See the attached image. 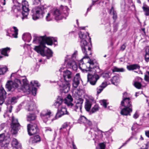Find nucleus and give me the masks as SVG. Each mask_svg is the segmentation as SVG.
Segmentation results:
<instances>
[{"mask_svg":"<svg viewBox=\"0 0 149 149\" xmlns=\"http://www.w3.org/2000/svg\"><path fill=\"white\" fill-rule=\"evenodd\" d=\"M91 107V102L89 101H87L86 102L85 106V108L86 111H90Z\"/></svg>","mask_w":149,"mask_h":149,"instance_id":"obj_36","label":"nucleus"},{"mask_svg":"<svg viewBox=\"0 0 149 149\" xmlns=\"http://www.w3.org/2000/svg\"><path fill=\"white\" fill-rule=\"evenodd\" d=\"M54 18L53 13L52 11H50L47 13L45 15V19L47 21L52 20Z\"/></svg>","mask_w":149,"mask_h":149,"instance_id":"obj_27","label":"nucleus"},{"mask_svg":"<svg viewBox=\"0 0 149 149\" xmlns=\"http://www.w3.org/2000/svg\"><path fill=\"white\" fill-rule=\"evenodd\" d=\"M49 38H46V36L37 37L34 36L33 43L35 44H40L38 46H35L34 49L38 53H40L43 56H46L47 59H49L52 56V52L50 50H48L46 52L44 50L46 44V40Z\"/></svg>","mask_w":149,"mask_h":149,"instance_id":"obj_2","label":"nucleus"},{"mask_svg":"<svg viewBox=\"0 0 149 149\" xmlns=\"http://www.w3.org/2000/svg\"><path fill=\"white\" fill-rule=\"evenodd\" d=\"M27 130L29 134L32 135L36 134L39 132L38 129L36 124H29L27 125Z\"/></svg>","mask_w":149,"mask_h":149,"instance_id":"obj_11","label":"nucleus"},{"mask_svg":"<svg viewBox=\"0 0 149 149\" xmlns=\"http://www.w3.org/2000/svg\"><path fill=\"white\" fill-rule=\"evenodd\" d=\"M81 79L80 74L79 73H77L74 77L73 80V86L75 88H77L78 86Z\"/></svg>","mask_w":149,"mask_h":149,"instance_id":"obj_17","label":"nucleus"},{"mask_svg":"<svg viewBox=\"0 0 149 149\" xmlns=\"http://www.w3.org/2000/svg\"><path fill=\"white\" fill-rule=\"evenodd\" d=\"M77 55V51H75L74 52L73 54H72V58L73 59H74L76 58V57Z\"/></svg>","mask_w":149,"mask_h":149,"instance_id":"obj_49","label":"nucleus"},{"mask_svg":"<svg viewBox=\"0 0 149 149\" xmlns=\"http://www.w3.org/2000/svg\"><path fill=\"white\" fill-rule=\"evenodd\" d=\"M116 13V11L114 10V8L113 7H112L110 10V13L112 14Z\"/></svg>","mask_w":149,"mask_h":149,"instance_id":"obj_54","label":"nucleus"},{"mask_svg":"<svg viewBox=\"0 0 149 149\" xmlns=\"http://www.w3.org/2000/svg\"><path fill=\"white\" fill-rule=\"evenodd\" d=\"M6 86L9 91H13L17 89L19 91L22 90L30 93L31 92L34 96H35L36 94L37 89L35 87L32 88L30 87L26 78L23 79L22 81L17 79H15L14 82L9 81Z\"/></svg>","mask_w":149,"mask_h":149,"instance_id":"obj_1","label":"nucleus"},{"mask_svg":"<svg viewBox=\"0 0 149 149\" xmlns=\"http://www.w3.org/2000/svg\"><path fill=\"white\" fill-rule=\"evenodd\" d=\"M9 113L8 111H7L6 113H5L3 115L4 118H6L7 120L10 119V117H9Z\"/></svg>","mask_w":149,"mask_h":149,"instance_id":"obj_48","label":"nucleus"},{"mask_svg":"<svg viewBox=\"0 0 149 149\" xmlns=\"http://www.w3.org/2000/svg\"><path fill=\"white\" fill-rule=\"evenodd\" d=\"M112 15H113V19H116L117 17V14L116 12L115 13H113Z\"/></svg>","mask_w":149,"mask_h":149,"instance_id":"obj_62","label":"nucleus"},{"mask_svg":"<svg viewBox=\"0 0 149 149\" xmlns=\"http://www.w3.org/2000/svg\"><path fill=\"white\" fill-rule=\"evenodd\" d=\"M78 122L80 123H83L85 125H88L91 126L92 125V123L91 121L87 119L84 116H80L78 120Z\"/></svg>","mask_w":149,"mask_h":149,"instance_id":"obj_15","label":"nucleus"},{"mask_svg":"<svg viewBox=\"0 0 149 149\" xmlns=\"http://www.w3.org/2000/svg\"><path fill=\"white\" fill-rule=\"evenodd\" d=\"M145 80L147 81H149V72H147L145 75Z\"/></svg>","mask_w":149,"mask_h":149,"instance_id":"obj_46","label":"nucleus"},{"mask_svg":"<svg viewBox=\"0 0 149 149\" xmlns=\"http://www.w3.org/2000/svg\"><path fill=\"white\" fill-rule=\"evenodd\" d=\"M64 114L68 115L69 113L67 111L65 107L63 106L58 109V111L56 115V117L59 118Z\"/></svg>","mask_w":149,"mask_h":149,"instance_id":"obj_14","label":"nucleus"},{"mask_svg":"<svg viewBox=\"0 0 149 149\" xmlns=\"http://www.w3.org/2000/svg\"><path fill=\"white\" fill-rule=\"evenodd\" d=\"M134 85L136 88L138 89L140 88L141 86V84L140 83L137 81H134Z\"/></svg>","mask_w":149,"mask_h":149,"instance_id":"obj_42","label":"nucleus"},{"mask_svg":"<svg viewBox=\"0 0 149 149\" xmlns=\"http://www.w3.org/2000/svg\"><path fill=\"white\" fill-rule=\"evenodd\" d=\"M145 149H149V142L146 144Z\"/></svg>","mask_w":149,"mask_h":149,"instance_id":"obj_63","label":"nucleus"},{"mask_svg":"<svg viewBox=\"0 0 149 149\" xmlns=\"http://www.w3.org/2000/svg\"><path fill=\"white\" fill-rule=\"evenodd\" d=\"M13 8L14 9V11H16L17 10L19 11L20 9L19 7L18 6L16 7L15 6H14L13 7Z\"/></svg>","mask_w":149,"mask_h":149,"instance_id":"obj_61","label":"nucleus"},{"mask_svg":"<svg viewBox=\"0 0 149 149\" xmlns=\"http://www.w3.org/2000/svg\"><path fill=\"white\" fill-rule=\"evenodd\" d=\"M31 83L32 86H39L40 85L38 84V82L36 81H31Z\"/></svg>","mask_w":149,"mask_h":149,"instance_id":"obj_45","label":"nucleus"},{"mask_svg":"<svg viewBox=\"0 0 149 149\" xmlns=\"http://www.w3.org/2000/svg\"><path fill=\"white\" fill-rule=\"evenodd\" d=\"M100 103L105 108H106L107 105L108 103L107 102V101L105 100H102L100 101Z\"/></svg>","mask_w":149,"mask_h":149,"instance_id":"obj_38","label":"nucleus"},{"mask_svg":"<svg viewBox=\"0 0 149 149\" xmlns=\"http://www.w3.org/2000/svg\"><path fill=\"white\" fill-rule=\"evenodd\" d=\"M11 132L13 134H15L20 128V125L18 123L17 120L13 117L12 124L11 125Z\"/></svg>","mask_w":149,"mask_h":149,"instance_id":"obj_10","label":"nucleus"},{"mask_svg":"<svg viewBox=\"0 0 149 149\" xmlns=\"http://www.w3.org/2000/svg\"><path fill=\"white\" fill-rule=\"evenodd\" d=\"M145 58L146 61L147 62L149 61V46L146 49Z\"/></svg>","mask_w":149,"mask_h":149,"instance_id":"obj_37","label":"nucleus"},{"mask_svg":"<svg viewBox=\"0 0 149 149\" xmlns=\"http://www.w3.org/2000/svg\"><path fill=\"white\" fill-rule=\"evenodd\" d=\"M7 68L5 66L0 65V75H3L6 72Z\"/></svg>","mask_w":149,"mask_h":149,"instance_id":"obj_34","label":"nucleus"},{"mask_svg":"<svg viewBox=\"0 0 149 149\" xmlns=\"http://www.w3.org/2000/svg\"><path fill=\"white\" fill-rule=\"evenodd\" d=\"M83 102V100L81 98H79L77 100L75 101L76 103V105L75 106V110L78 109H79L80 110H81L82 107V104Z\"/></svg>","mask_w":149,"mask_h":149,"instance_id":"obj_22","label":"nucleus"},{"mask_svg":"<svg viewBox=\"0 0 149 149\" xmlns=\"http://www.w3.org/2000/svg\"><path fill=\"white\" fill-rule=\"evenodd\" d=\"M107 86V82L106 81L103 82L101 85L100 86L103 89L105 88Z\"/></svg>","mask_w":149,"mask_h":149,"instance_id":"obj_50","label":"nucleus"},{"mask_svg":"<svg viewBox=\"0 0 149 149\" xmlns=\"http://www.w3.org/2000/svg\"><path fill=\"white\" fill-rule=\"evenodd\" d=\"M97 2V1H93L92 4L90 6V7L88 8L87 9V11H88L90 10L91 9V8L92 6H93L95 4V3L96 2Z\"/></svg>","mask_w":149,"mask_h":149,"instance_id":"obj_53","label":"nucleus"},{"mask_svg":"<svg viewBox=\"0 0 149 149\" xmlns=\"http://www.w3.org/2000/svg\"><path fill=\"white\" fill-rule=\"evenodd\" d=\"M17 98L15 97H12L10 100V103L11 104H13L16 102Z\"/></svg>","mask_w":149,"mask_h":149,"instance_id":"obj_47","label":"nucleus"},{"mask_svg":"<svg viewBox=\"0 0 149 149\" xmlns=\"http://www.w3.org/2000/svg\"><path fill=\"white\" fill-rule=\"evenodd\" d=\"M8 140L9 139V135H8L6 137H5V135L4 133L0 134V143H1V146L2 147H7L8 144V142H6L5 140Z\"/></svg>","mask_w":149,"mask_h":149,"instance_id":"obj_13","label":"nucleus"},{"mask_svg":"<svg viewBox=\"0 0 149 149\" xmlns=\"http://www.w3.org/2000/svg\"><path fill=\"white\" fill-rule=\"evenodd\" d=\"M100 149H104L105 147V145L103 143H101L100 144Z\"/></svg>","mask_w":149,"mask_h":149,"instance_id":"obj_57","label":"nucleus"},{"mask_svg":"<svg viewBox=\"0 0 149 149\" xmlns=\"http://www.w3.org/2000/svg\"><path fill=\"white\" fill-rule=\"evenodd\" d=\"M13 28L14 30V33L12 34V35L14 37L17 38V37L18 30L16 27L15 26L13 27Z\"/></svg>","mask_w":149,"mask_h":149,"instance_id":"obj_39","label":"nucleus"},{"mask_svg":"<svg viewBox=\"0 0 149 149\" xmlns=\"http://www.w3.org/2000/svg\"><path fill=\"white\" fill-rule=\"evenodd\" d=\"M143 9L145 12V15H149V7H143Z\"/></svg>","mask_w":149,"mask_h":149,"instance_id":"obj_43","label":"nucleus"},{"mask_svg":"<svg viewBox=\"0 0 149 149\" xmlns=\"http://www.w3.org/2000/svg\"><path fill=\"white\" fill-rule=\"evenodd\" d=\"M73 100L72 96L70 95H68L65 99L64 103L69 107H72L73 106V104L72 103Z\"/></svg>","mask_w":149,"mask_h":149,"instance_id":"obj_19","label":"nucleus"},{"mask_svg":"<svg viewBox=\"0 0 149 149\" xmlns=\"http://www.w3.org/2000/svg\"><path fill=\"white\" fill-rule=\"evenodd\" d=\"M22 38L24 41L29 42L31 39V37L30 33H26L23 34Z\"/></svg>","mask_w":149,"mask_h":149,"instance_id":"obj_26","label":"nucleus"},{"mask_svg":"<svg viewBox=\"0 0 149 149\" xmlns=\"http://www.w3.org/2000/svg\"><path fill=\"white\" fill-rule=\"evenodd\" d=\"M72 145L73 149H77L76 145L74 144L73 140L72 141Z\"/></svg>","mask_w":149,"mask_h":149,"instance_id":"obj_59","label":"nucleus"},{"mask_svg":"<svg viewBox=\"0 0 149 149\" xmlns=\"http://www.w3.org/2000/svg\"><path fill=\"white\" fill-rule=\"evenodd\" d=\"M22 6H29L28 2L26 0L23 1L22 2Z\"/></svg>","mask_w":149,"mask_h":149,"instance_id":"obj_52","label":"nucleus"},{"mask_svg":"<svg viewBox=\"0 0 149 149\" xmlns=\"http://www.w3.org/2000/svg\"><path fill=\"white\" fill-rule=\"evenodd\" d=\"M22 14L23 15L22 19L26 18L29 14V6H22Z\"/></svg>","mask_w":149,"mask_h":149,"instance_id":"obj_20","label":"nucleus"},{"mask_svg":"<svg viewBox=\"0 0 149 149\" xmlns=\"http://www.w3.org/2000/svg\"><path fill=\"white\" fill-rule=\"evenodd\" d=\"M40 116L45 123H47L48 121H52L54 120L53 114L49 110L42 111L40 113Z\"/></svg>","mask_w":149,"mask_h":149,"instance_id":"obj_9","label":"nucleus"},{"mask_svg":"<svg viewBox=\"0 0 149 149\" xmlns=\"http://www.w3.org/2000/svg\"><path fill=\"white\" fill-rule=\"evenodd\" d=\"M6 93L2 88H0V105H1L4 102L6 97Z\"/></svg>","mask_w":149,"mask_h":149,"instance_id":"obj_16","label":"nucleus"},{"mask_svg":"<svg viewBox=\"0 0 149 149\" xmlns=\"http://www.w3.org/2000/svg\"><path fill=\"white\" fill-rule=\"evenodd\" d=\"M70 128V126L67 123H65L60 128V132H65L67 131L68 132Z\"/></svg>","mask_w":149,"mask_h":149,"instance_id":"obj_23","label":"nucleus"},{"mask_svg":"<svg viewBox=\"0 0 149 149\" xmlns=\"http://www.w3.org/2000/svg\"><path fill=\"white\" fill-rule=\"evenodd\" d=\"M61 10H62L63 13L61 14L58 9H56L53 12V16H54L55 19L56 20H60L63 18L65 17L68 16V9L67 6H61L60 8Z\"/></svg>","mask_w":149,"mask_h":149,"instance_id":"obj_8","label":"nucleus"},{"mask_svg":"<svg viewBox=\"0 0 149 149\" xmlns=\"http://www.w3.org/2000/svg\"><path fill=\"white\" fill-rule=\"evenodd\" d=\"M103 88H102L100 86L98 88H97V92L98 94H99L100 93L101 91L103 90Z\"/></svg>","mask_w":149,"mask_h":149,"instance_id":"obj_51","label":"nucleus"},{"mask_svg":"<svg viewBox=\"0 0 149 149\" xmlns=\"http://www.w3.org/2000/svg\"><path fill=\"white\" fill-rule=\"evenodd\" d=\"M140 68L139 65L137 64L127 66V69L130 70L139 69Z\"/></svg>","mask_w":149,"mask_h":149,"instance_id":"obj_31","label":"nucleus"},{"mask_svg":"<svg viewBox=\"0 0 149 149\" xmlns=\"http://www.w3.org/2000/svg\"><path fill=\"white\" fill-rule=\"evenodd\" d=\"M121 105L124 108L120 111V113L123 116H130V113L132 112V105L130 99L129 97H123L121 102Z\"/></svg>","mask_w":149,"mask_h":149,"instance_id":"obj_4","label":"nucleus"},{"mask_svg":"<svg viewBox=\"0 0 149 149\" xmlns=\"http://www.w3.org/2000/svg\"><path fill=\"white\" fill-rule=\"evenodd\" d=\"M79 35V37L81 40L80 45L83 53L87 54V52H88L91 54V48L88 45V43L86 40L87 36L89 37L88 33H87L86 34H85L80 31Z\"/></svg>","mask_w":149,"mask_h":149,"instance_id":"obj_5","label":"nucleus"},{"mask_svg":"<svg viewBox=\"0 0 149 149\" xmlns=\"http://www.w3.org/2000/svg\"><path fill=\"white\" fill-rule=\"evenodd\" d=\"M112 71L113 72H123L125 71V69L123 68H118L116 67H114L112 69Z\"/></svg>","mask_w":149,"mask_h":149,"instance_id":"obj_35","label":"nucleus"},{"mask_svg":"<svg viewBox=\"0 0 149 149\" xmlns=\"http://www.w3.org/2000/svg\"><path fill=\"white\" fill-rule=\"evenodd\" d=\"M40 138L39 135L34 136L31 139V140L32 143H35L40 141Z\"/></svg>","mask_w":149,"mask_h":149,"instance_id":"obj_30","label":"nucleus"},{"mask_svg":"<svg viewBox=\"0 0 149 149\" xmlns=\"http://www.w3.org/2000/svg\"><path fill=\"white\" fill-rule=\"evenodd\" d=\"M36 118L35 115L32 114H29L27 115V120L28 121H31L35 120Z\"/></svg>","mask_w":149,"mask_h":149,"instance_id":"obj_33","label":"nucleus"},{"mask_svg":"<svg viewBox=\"0 0 149 149\" xmlns=\"http://www.w3.org/2000/svg\"><path fill=\"white\" fill-rule=\"evenodd\" d=\"M63 99L61 97H59L54 103V105L58 109L63 106Z\"/></svg>","mask_w":149,"mask_h":149,"instance_id":"obj_21","label":"nucleus"},{"mask_svg":"<svg viewBox=\"0 0 149 149\" xmlns=\"http://www.w3.org/2000/svg\"><path fill=\"white\" fill-rule=\"evenodd\" d=\"M7 128V125L5 123H2L0 125V131Z\"/></svg>","mask_w":149,"mask_h":149,"instance_id":"obj_44","label":"nucleus"},{"mask_svg":"<svg viewBox=\"0 0 149 149\" xmlns=\"http://www.w3.org/2000/svg\"><path fill=\"white\" fill-rule=\"evenodd\" d=\"M10 49L9 47H7L2 49L1 53V54L6 56H8V55L7 54L8 52H9Z\"/></svg>","mask_w":149,"mask_h":149,"instance_id":"obj_32","label":"nucleus"},{"mask_svg":"<svg viewBox=\"0 0 149 149\" xmlns=\"http://www.w3.org/2000/svg\"><path fill=\"white\" fill-rule=\"evenodd\" d=\"M99 109V106L97 105H95L92 108L91 112L92 113H94L98 111Z\"/></svg>","mask_w":149,"mask_h":149,"instance_id":"obj_41","label":"nucleus"},{"mask_svg":"<svg viewBox=\"0 0 149 149\" xmlns=\"http://www.w3.org/2000/svg\"><path fill=\"white\" fill-rule=\"evenodd\" d=\"M139 117V115L137 113V111H136L135 113L134 114V115L133 116V117L135 118L136 119L138 118Z\"/></svg>","mask_w":149,"mask_h":149,"instance_id":"obj_56","label":"nucleus"},{"mask_svg":"<svg viewBox=\"0 0 149 149\" xmlns=\"http://www.w3.org/2000/svg\"><path fill=\"white\" fill-rule=\"evenodd\" d=\"M87 54L84 53L85 56H84L83 58L80 60L79 63V68L83 71L84 72L90 71V72L91 68H92V66L93 65L94 63L93 61L90 59L86 63H84L83 60L85 59L86 58H88V54H91L89 52H87Z\"/></svg>","mask_w":149,"mask_h":149,"instance_id":"obj_6","label":"nucleus"},{"mask_svg":"<svg viewBox=\"0 0 149 149\" xmlns=\"http://www.w3.org/2000/svg\"><path fill=\"white\" fill-rule=\"evenodd\" d=\"M126 48V46L125 45H123L121 47V49L122 50V51L124 50Z\"/></svg>","mask_w":149,"mask_h":149,"instance_id":"obj_64","label":"nucleus"},{"mask_svg":"<svg viewBox=\"0 0 149 149\" xmlns=\"http://www.w3.org/2000/svg\"><path fill=\"white\" fill-rule=\"evenodd\" d=\"M63 73L64 80L59 81L58 84L62 92L66 93L69 91L70 86V82L73 79L74 75L71 71L68 70L63 71Z\"/></svg>","mask_w":149,"mask_h":149,"instance_id":"obj_3","label":"nucleus"},{"mask_svg":"<svg viewBox=\"0 0 149 149\" xmlns=\"http://www.w3.org/2000/svg\"><path fill=\"white\" fill-rule=\"evenodd\" d=\"M96 68H97V70H95V72L97 73H100L101 72V70L99 68V67L98 66H96Z\"/></svg>","mask_w":149,"mask_h":149,"instance_id":"obj_55","label":"nucleus"},{"mask_svg":"<svg viewBox=\"0 0 149 149\" xmlns=\"http://www.w3.org/2000/svg\"><path fill=\"white\" fill-rule=\"evenodd\" d=\"M11 143L14 149H22L20 144H19L16 139H13Z\"/></svg>","mask_w":149,"mask_h":149,"instance_id":"obj_24","label":"nucleus"},{"mask_svg":"<svg viewBox=\"0 0 149 149\" xmlns=\"http://www.w3.org/2000/svg\"><path fill=\"white\" fill-rule=\"evenodd\" d=\"M43 7H36L32 10V17L34 20H36L42 17L45 12Z\"/></svg>","mask_w":149,"mask_h":149,"instance_id":"obj_7","label":"nucleus"},{"mask_svg":"<svg viewBox=\"0 0 149 149\" xmlns=\"http://www.w3.org/2000/svg\"><path fill=\"white\" fill-rule=\"evenodd\" d=\"M132 139V137H130L129 139L127 141H126L124 143H123V145H122V146H121V147L123 146H124L126 144H127V143L129 142L130 140Z\"/></svg>","mask_w":149,"mask_h":149,"instance_id":"obj_58","label":"nucleus"},{"mask_svg":"<svg viewBox=\"0 0 149 149\" xmlns=\"http://www.w3.org/2000/svg\"><path fill=\"white\" fill-rule=\"evenodd\" d=\"M111 74V73L110 71H105L103 72L101 74V75L103 78L106 79H108L110 77Z\"/></svg>","mask_w":149,"mask_h":149,"instance_id":"obj_28","label":"nucleus"},{"mask_svg":"<svg viewBox=\"0 0 149 149\" xmlns=\"http://www.w3.org/2000/svg\"><path fill=\"white\" fill-rule=\"evenodd\" d=\"M36 108V107L34 103L31 101L29 102L26 107V109L29 111H33Z\"/></svg>","mask_w":149,"mask_h":149,"instance_id":"obj_18","label":"nucleus"},{"mask_svg":"<svg viewBox=\"0 0 149 149\" xmlns=\"http://www.w3.org/2000/svg\"><path fill=\"white\" fill-rule=\"evenodd\" d=\"M96 70H97V68H96V66L95 67H93V65L92 66V68H91L90 71H95V72Z\"/></svg>","mask_w":149,"mask_h":149,"instance_id":"obj_60","label":"nucleus"},{"mask_svg":"<svg viewBox=\"0 0 149 149\" xmlns=\"http://www.w3.org/2000/svg\"><path fill=\"white\" fill-rule=\"evenodd\" d=\"M46 38H49V40H46V44L48 45H52L53 42H57L56 39L53 37H46Z\"/></svg>","mask_w":149,"mask_h":149,"instance_id":"obj_29","label":"nucleus"},{"mask_svg":"<svg viewBox=\"0 0 149 149\" xmlns=\"http://www.w3.org/2000/svg\"><path fill=\"white\" fill-rule=\"evenodd\" d=\"M68 66L70 68H72L74 70H76L77 68V66L74 61L69 62L68 63Z\"/></svg>","mask_w":149,"mask_h":149,"instance_id":"obj_25","label":"nucleus"},{"mask_svg":"<svg viewBox=\"0 0 149 149\" xmlns=\"http://www.w3.org/2000/svg\"><path fill=\"white\" fill-rule=\"evenodd\" d=\"M87 77L88 81L90 84L92 85H95L97 80L99 79L100 77L97 74H95L93 75L91 74L90 73H88Z\"/></svg>","mask_w":149,"mask_h":149,"instance_id":"obj_12","label":"nucleus"},{"mask_svg":"<svg viewBox=\"0 0 149 149\" xmlns=\"http://www.w3.org/2000/svg\"><path fill=\"white\" fill-rule=\"evenodd\" d=\"M118 77L117 76H113L111 79V81L113 84H115V83L118 82Z\"/></svg>","mask_w":149,"mask_h":149,"instance_id":"obj_40","label":"nucleus"}]
</instances>
